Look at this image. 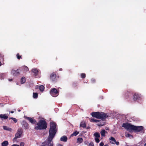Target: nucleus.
Here are the masks:
<instances>
[{"instance_id": "f257e3e1", "label": "nucleus", "mask_w": 146, "mask_h": 146, "mask_svg": "<svg viewBox=\"0 0 146 146\" xmlns=\"http://www.w3.org/2000/svg\"><path fill=\"white\" fill-rule=\"evenodd\" d=\"M56 123L54 122H51L50 124V128L49 131V135L47 141L48 143L50 144V146H53V144L52 140L57 131L56 126Z\"/></svg>"}, {"instance_id": "f03ea898", "label": "nucleus", "mask_w": 146, "mask_h": 146, "mask_svg": "<svg viewBox=\"0 0 146 146\" xmlns=\"http://www.w3.org/2000/svg\"><path fill=\"white\" fill-rule=\"evenodd\" d=\"M122 126L129 131H133L135 133L142 131L143 129V127L142 126H135L127 123H123Z\"/></svg>"}, {"instance_id": "7ed1b4c3", "label": "nucleus", "mask_w": 146, "mask_h": 146, "mask_svg": "<svg viewBox=\"0 0 146 146\" xmlns=\"http://www.w3.org/2000/svg\"><path fill=\"white\" fill-rule=\"evenodd\" d=\"M92 116L97 119H105L108 117L107 114L104 112H92L91 113Z\"/></svg>"}, {"instance_id": "20e7f679", "label": "nucleus", "mask_w": 146, "mask_h": 146, "mask_svg": "<svg viewBox=\"0 0 146 146\" xmlns=\"http://www.w3.org/2000/svg\"><path fill=\"white\" fill-rule=\"evenodd\" d=\"M37 126L35 127L36 130L45 129L47 128V123L44 120H40L37 123Z\"/></svg>"}, {"instance_id": "39448f33", "label": "nucleus", "mask_w": 146, "mask_h": 146, "mask_svg": "<svg viewBox=\"0 0 146 146\" xmlns=\"http://www.w3.org/2000/svg\"><path fill=\"white\" fill-rule=\"evenodd\" d=\"M90 120L92 122H99L97 124L98 126H102L106 124V121L104 119H102L101 120H98L94 118H90Z\"/></svg>"}, {"instance_id": "423d86ee", "label": "nucleus", "mask_w": 146, "mask_h": 146, "mask_svg": "<svg viewBox=\"0 0 146 146\" xmlns=\"http://www.w3.org/2000/svg\"><path fill=\"white\" fill-rule=\"evenodd\" d=\"M50 93L52 96L56 97L58 95L59 92L56 88H54L51 90Z\"/></svg>"}, {"instance_id": "0eeeda50", "label": "nucleus", "mask_w": 146, "mask_h": 146, "mask_svg": "<svg viewBox=\"0 0 146 146\" xmlns=\"http://www.w3.org/2000/svg\"><path fill=\"white\" fill-rule=\"evenodd\" d=\"M22 132L23 131L22 129H18L15 135V137L13 139V140H15L17 138L21 137Z\"/></svg>"}, {"instance_id": "6e6552de", "label": "nucleus", "mask_w": 146, "mask_h": 146, "mask_svg": "<svg viewBox=\"0 0 146 146\" xmlns=\"http://www.w3.org/2000/svg\"><path fill=\"white\" fill-rule=\"evenodd\" d=\"M56 75L54 72H53L51 73L50 76V80L52 82H56L57 79H56Z\"/></svg>"}, {"instance_id": "1a4fd4ad", "label": "nucleus", "mask_w": 146, "mask_h": 146, "mask_svg": "<svg viewBox=\"0 0 146 146\" xmlns=\"http://www.w3.org/2000/svg\"><path fill=\"white\" fill-rule=\"evenodd\" d=\"M141 94L135 93L133 95V100L134 101L140 100L141 99Z\"/></svg>"}, {"instance_id": "9d476101", "label": "nucleus", "mask_w": 146, "mask_h": 146, "mask_svg": "<svg viewBox=\"0 0 146 146\" xmlns=\"http://www.w3.org/2000/svg\"><path fill=\"white\" fill-rule=\"evenodd\" d=\"M21 124L22 127L25 129H27L29 128V124L25 121H23Z\"/></svg>"}, {"instance_id": "9b49d317", "label": "nucleus", "mask_w": 146, "mask_h": 146, "mask_svg": "<svg viewBox=\"0 0 146 146\" xmlns=\"http://www.w3.org/2000/svg\"><path fill=\"white\" fill-rule=\"evenodd\" d=\"M24 117L25 119L28 120L29 122L31 123L32 124H36V121L33 118L29 117L27 116H25Z\"/></svg>"}, {"instance_id": "f8f14e48", "label": "nucleus", "mask_w": 146, "mask_h": 146, "mask_svg": "<svg viewBox=\"0 0 146 146\" xmlns=\"http://www.w3.org/2000/svg\"><path fill=\"white\" fill-rule=\"evenodd\" d=\"M11 73L13 76H17L19 75L20 72L18 69L16 70H12L11 71Z\"/></svg>"}, {"instance_id": "ddd939ff", "label": "nucleus", "mask_w": 146, "mask_h": 146, "mask_svg": "<svg viewBox=\"0 0 146 146\" xmlns=\"http://www.w3.org/2000/svg\"><path fill=\"white\" fill-rule=\"evenodd\" d=\"M132 93L131 92L127 91L125 94V96L127 99H128L132 95Z\"/></svg>"}, {"instance_id": "4468645a", "label": "nucleus", "mask_w": 146, "mask_h": 146, "mask_svg": "<svg viewBox=\"0 0 146 146\" xmlns=\"http://www.w3.org/2000/svg\"><path fill=\"white\" fill-rule=\"evenodd\" d=\"M32 72H33V75L36 76H37L38 74V70L36 68H34L32 70Z\"/></svg>"}, {"instance_id": "2eb2a0df", "label": "nucleus", "mask_w": 146, "mask_h": 146, "mask_svg": "<svg viewBox=\"0 0 146 146\" xmlns=\"http://www.w3.org/2000/svg\"><path fill=\"white\" fill-rule=\"evenodd\" d=\"M67 138L66 136H63L60 139V140L64 142L67 141Z\"/></svg>"}, {"instance_id": "dca6fc26", "label": "nucleus", "mask_w": 146, "mask_h": 146, "mask_svg": "<svg viewBox=\"0 0 146 146\" xmlns=\"http://www.w3.org/2000/svg\"><path fill=\"white\" fill-rule=\"evenodd\" d=\"M0 118L6 119L8 118V117L6 115V114H0Z\"/></svg>"}, {"instance_id": "f3484780", "label": "nucleus", "mask_w": 146, "mask_h": 146, "mask_svg": "<svg viewBox=\"0 0 146 146\" xmlns=\"http://www.w3.org/2000/svg\"><path fill=\"white\" fill-rule=\"evenodd\" d=\"M3 128L4 129L9 131H11L12 130V129L11 128H10L6 126H3Z\"/></svg>"}, {"instance_id": "a211bd4d", "label": "nucleus", "mask_w": 146, "mask_h": 146, "mask_svg": "<svg viewBox=\"0 0 146 146\" xmlns=\"http://www.w3.org/2000/svg\"><path fill=\"white\" fill-rule=\"evenodd\" d=\"M106 132L104 129L102 130L100 132L101 136L103 137H105L106 136L105 134Z\"/></svg>"}, {"instance_id": "6ab92c4d", "label": "nucleus", "mask_w": 146, "mask_h": 146, "mask_svg": "<svg viewBox=\"0 0 146 146\" xmlns=\"http://www.w3.org/2000/svg\"><path fill=\"white\" fill-rule=\"evenodd\" d=\"M110 139L111 140L110 141V143L112 144H114V143L116 141L115 139L113 137H111L110 138Z\"/></svg>"}, {"instance_id": "aec40b11", "label": "nucleus", "mask_w": 146, "mask_h": 146, "mask_svg": "<svg viewBox=\"0 0 146 146\" xmlns=\"http://www.w3.org/2000/svg\"><path fill=\"white\" fill-rule=\"evenodd\" d=\"M8 144V142L7 141H5L2 143V146H7Z\"/></svg>"}, {"instance_id": "412c9836", "label": "nucleus", "mask_w": 146, "mask_h": 146, "mask_svg": "<svg viewBox=\"0 0 146 146\" xmlns=\"http://www.w3.org/2000/svg\"><path fill=\"white\" fill-rule=\"evenodd\" d=\"M79 133V132L77 131H74L73 133L71 135L70 137H72L74 136H76L77 135L78 133Z\"/></svg>"}, {"instance_id": "4be33fe9", "label": "nucleus", "mask_w": 146, "mask_h": 146, "mask_svg": "<svg viewBox=\"0 0 146 146\" xmlns=\"http://www.w3.org/2000/svg\"><path fill=\"white\" fill-rule=\"evenodd\" d=\"M26 81V79L24 77H22L21 80V84L24 83Z\"/></svg>"}, {"instance_id": "5701e85b", "label": "nucleus", "mask_w": 146, "mask_h": 146, "mask_svg": "<svg viewBox=\"0 0 146 146\" xmlns=\"http://www.w3.org/2000/svg\"><path fill=\"white\" fill-rule=\"evenodd\" d=\"M94 136H95V138H99L100 137L99 133L97 132H96L94 134Z\"/></svg>"}, {"instance_id": "b1692460", "label": "nucleus", "mask_w": 146, "mask_h": 146, "mask_svg": "<svg viewBox=\"0 0 146 146\" xmlns=\"http://www.w3.org/2000/svg\"><path fill=\"white\" fill-rule=\"evenodd\" d=\"M44 87L43 85H40L39 87V89L41 92H43L44 89Z\"/></svg>"}, {"instance_id": "393cba45", "label": "nucleus", "mask_w": 146, "mask_h": 146, "mask_svg": "<svg viewBox=\"0 0 146 146\" xmlns=\"http://www.w3.org/2000/svg\"><path fill=\"white\" fill-rule=\"evenodd\" d=\"M80 126L83 128H85L86 127V124L84 122H82L80 124Z\"/></svg>"}, {"instance_id": "a878e982", "label": "nucleus", "mask_w": 146, "mask_h": 146, "mask_svg": "<svg viewBox=\"0 0 146 146\" xmlns=\"http://www.w3.org/2000/svg\"><path fill=\"white\" fill-rule=\"evenodd\" d=\"M38 94L37 93H33V97L34 98H38Z\"/></svg>"}, {"instance_id": "bb28decb", "label": "nucleus", "mask_w": 146, "mask_h": 146, "mask_svg": "<svg viewBox=\"0 0 146 146\" xmlns=\"http://www.w3.org/2000/svg\"><path fill=\"white\" fill-rule=\"evenodd\" d=\"M83 139L82 138H78L77 139V141L79 143H81L83 142Z\"/></svg>"}, {"instance_id": "cd10ccee", "label": "nucleus", "mask_w": 146, "mask_h": 146, "mask_svg": "<svg viewBox=\"0 0 146 146\" xmlns=\"http://www.w3.org/2000/svg\"><path fill=\"white\" fill-rule=\"evenodd\" d=\"M81 77L82 78H84L86 77V74L84 73H81L80 74Z\"/></svg>"}, {"instance_id": "c85d7f7f", "label": "nucleus", "mask_w": 146, "mask_h": 146, "mask_svg": "<svg viewBox=\"0 0 146 146\" xmlns=\"http://www.w3.org/2000/svg\"><path fill=\"white\" fill-rule=\"evenodd\" d=\"M16 56L17 57V58L18 59H19L20 58H22L21 56L20 55L19 53L17 54L16 55Z\"/></svg>"}, {"instance_id": "c756f323", "label": "nucleus", "mask_w": 146, "mask_h": 146, "mask_svg": "<svg viewBox=\"0 0 146 146\" xmlns=\"http://www.w3.org/2000/svg\"><path fill=\"white\" fill-rule=\"evenodd\" d=\"M78 86V84L76 82H74L72 84V86L74 88Z\"/></svg>"}, {"instance_id": "7c9ffc66", "label": "nucleus", "mask_w": 146, "mask_h": 146, "mask_svg": "<svg viewBox=\"0 0 146 146\" xmlns=\"http://www.w3.org/2000/svg\"><path fill=\"white\" fill-rule=\"evenodd\" d=\"M9 119H12L15 123H16L17 121V119L15 118L11 117L9 118Z\"/></svg>"}, {"instance_id": "2f4dec72", "label": "nucleus", "mask_w": 146, "mask_h": 146, "mask_svg": "<svg viewBox=\"0 0 146 146\" xmlns=\"http://www.w3.org/2000/svg\"><path fill=\"white\" fill-rule=\"evenodd\" d=\"M98 138H95V140L97 143H98L100 141Z\"/></svg>"}, {"instance_id": "473e14b6", "label": "nucleus", "mask_w": 146, "mask_h": 146, "mask_svg": "<svg viewBox=\"0 0 146 146\" xmlns=\"http://www.w3.org/2000/svg\"><path fill=\"white\" fill-rule=\"evenodd\" d=\"M88 146H94V144L93 142H90Z\"/></svg>"}, {"instance_id": "72a5a7b5", "label": "nucleus", "mask_w": 146, "mask_h": 146, "mask_svg": "<svg viewBox=\"0 0 146 146\" xmlns=\"http://www.w3.org/2000/svg\"><path fill=\"white\" fill-rule=\"evenodd\" d=\"M25 143L23 142H21L20 143L19 146H24Z\"/></svg>"}, {"instance_id": "f704fd0d", "label": "nucleus", "mask_w": 146, "mask_h": 146, "mask_svg": "<svg viewBox=\"0 0 146 146\" xmlns=\"http://www.w3.org/2000/svg\"><path fill=\"white\" fill-rule=\"evenodd\" d=\"M126 136L127 137H130L132 136V135L129 134L127 133L126 134Z\"/></svg>"}, {"instance_id": "c9c22d12", "label": "nucleus", "mask_w": 146, "mask_h": 146, "mask_svg": "<svg viewBox=\"0 0 146 146\" xmlns=\"http://www.w3.org/2000/svg\"><path fill=\"white\" fill-rule=\"evenodd\" d=\"M3 57L4 56L3 55L0 54V59H2L3 60L4 59Z\"/></svg>"}, {"instance_id": "e433bc0d", "label": "nucleus", "mask_w": 146, "mask_h": 146, "mask_svg": "<svg viewBox=\"0 0 146 146\" xmlns=\"http://www.w3.org/2000/svg\"><path fill=\"white\" fill-rule=\"evenodd\" d=\"M104 145V143L103 142H101L100 144V146H103Z\"/></svg>"}, {"instance_id": "4c0bfd02", "label": "nucleus", "mask_w": 146, "mask_h": 146, "mask_svg": "<svg viewBox=\"0 0 146 146\" xmlns=\"http://www.w3.org/2000/svg\"><path fill=\"white\" fill-rule=\"evenodd\" d=\"M24 67L25 68V69L26 71L29 70V68L27 66H25Z\"/></svg>"}, {"instance_id": "58836bf2", "label": "nucleus", "mask_w": 146, "mask_h": 146, "mask_svg": "<svg viewBox=\"0 0 146 146\" xmlns=\"http://www.w3.org/2000/svg\"><path fill=\"white\" fill-rule=\"evenodd\" d=\"M116 144L117 145H119V142L116 141L114 143V144Z\"/></svg>"}, {"instance_id": "ea45409f", "label": "nucleus", "mask_w": 146, "mask_h": 146, "mask_svg": "<svg viewBox=\"0 0 146 146\" xmlns=\"http://www.w3.org/2000/svg\"><path fill=\"white\" fill-rule=\"evenodd\" d=\"M11 146H19V145L17 144H14Z\"/></svg>"}, {"instance_id": "a19ab883", "label": "nucleus", "mask_w": 146, "mask_h": 146, "mask_svg": "<svg viewBox=\"0 0 146 146\" xmlns=\"http://www.w3.org/2000/svg\"><path fill=\"white\" fill-rule=\"evenodd\" d=\"M57 146H63V145L60 144H59L57 145Z\"/></svg>"}, {"instance_id": "79ce46f5", "label": "nucleus", "mask_w": 146, "mask_h": 146, "mask_svg": "<svg viewBox=\"0 0 146 146\" xmlns=\"http://www.w3.org/2000/svg\"><path fill=\"white\" fill-rule=\"evenodd\" d=\"M9 113H14V111H9Z\"/></svg>"}, {"instance_id": "37998d69", "label": "nucleus", "mask_w": 146, "mask_h": 146, "mask_svg": "<svg viewBox=\"0 0 146 146\" xmlns=\"http://www.w3.org/2000/svg\"><path fill=\"white\" fill-rule=\"evenodd\" d=\"M92 82H95V80H92Z\"/></svg>"}, {"instance_id": "c03bdc74", "label": "nucleus", "mask_w": 146, "mask_h": 146, "mask_svg": "<svg viewBox=\"0 0 146 146\" xmlns=\"http://www.w3.org/2000/svg\"><path fill=\"white\" fill-rule=\"evenodd\" d=\"M59 70V71H62V69L60 68Z\"/></svg>"}, {"instance_id": "a18cd8bd", "label": "nucleus", "mask_w": 146, "mask_h": 146, "mask_svg": "<svg viewBox=\"0 0 146 146\" xmlns=\"http://www.w3.org/2000/svg\"><path fill=\"white\" fill-rule=\"evenodd\" d=\"M9 80L10 81H12V79H9Z\"/></svg>"}, {"instance_id": "49530a36", "label": "nucleus", "mask_w": 146, "mask_h": 146, "mask_svg": "<svg viewBox=\"0 0 146 146\" xmlns=\"http://www.w3.org/2000/svg\"><path fill=\"white\" fill-rule=\"evenodd\" d=\"M144 146H146V143L144 144Z\"/></svg>"}, {"instance_id": "de8ad7c7", "label": "nucleus", "mask_w": 146, "mask_h": 146, "mask_svg": "<svg viewBox=\"0 0 146 146\" xmlns=\"http://www.w3.org/2000/svg\"><path fill=\"white\" fill-rule=\"evenodd\" d=\"M1 62H0V66H1Z\"/></svg>"}, {"instance_id": "09e8293b", "label": "nucleus", "mask_w": 146, "mask_h": 146, "mask_svg": "<svg viewBox=\"0 0 146 146\" xmlns=\"http://www.w3.org/2000/svg\"><path fill=\"white\" fill-rule=\"evenodd\" d=\"M21 111V110H18L19 111Z\"/></svg>"}]
</instances>
